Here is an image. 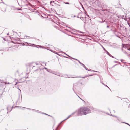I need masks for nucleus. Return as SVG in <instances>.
<instances>
[{"label":"nucleus","mask_w":130,"mask_h":130,"mask_svg":"<svg viewBox=\"0 0 130 130\" xmlns=\"http://www.w3.org/2000/svg\"><path fill=\"white\" fill-rule=\"evenodd\" d=\"M53 53H54L58 55H59V54H58V53L55 51H54Z\"/></svg>","instance_id":"nucleus-12"},{"label":"nucleus","mask_w":130,"mask_h":130,"mask_svg":"<svg viewBox=\"0 0 130 130\" xmlns=\"http://www.w3.org/2000/svg\"><path fill=\"white\" fill-rule=\"evenodd\" d=\"M64 57H65V58H69L67 57H66V56H63Z\"/></svg>","instance_id":"nucleus-37"},{"label":"nucleus","mask_w":130,"mask_h":130,"mask_svg":"<svg viewBox=\"0 0 130 130\" xmlns=\"http://www.w3.org/2000/svg\"><path fill=\"white\" fill-rule=\"evenodd\" d=\"M102 83L103 85H105V84H104V83Z\"/></svg>","instance_id":"nucleus-49"},{"label":"nucleus","mask_w":130,"mask_h":130,"mask_svg":"<svg viewBox=\"0 0 130 130\" xmlns=\"http://www.w3.org/2000/svg\"><path fill=\"white\" fill-rule=\"evenodd\" d=\"M48 50H49V51H50L51 52H53L54 51L53 50H52L51 49H47Z\"/></svg>","instance_id":"nucleus-21"},{"label":"nucleus","mask_w":130,"mask_h":130,"mask_svg":"<svg viewBox=\"0 0 130 130\" xmlns=\"http://www.w3.org/2000/svg\"><path fill=\"white\" fill-rule=\"evenodd\" d=\"M78 96V97H79V98H80V99H81L83 101H84L85 102V101H84V100H83L82 99H81L80 97H79V96Z\"/></svg>","instance_id":"nucleus-36"},{"label":"nucleus","mask_w":130,"mask_h":130,"mask_svg":"<svg viewBox=\"0 0 130 130\" xmlns=\"http://www.w3.org/2000/svg\"><path fill=\"white\" fill-rule=\"evenodd\" d=\"M79 32H80V33H83V32H81V31H80Z\"/></svg>","instance_id":"nucleus-55"},{"label":"nucleus","mask_w":130,"mask_h":130,"mask_svg":"<svg viewBox=\"0 0 130 130\" xmlns=\"http://www.w3.org/2000/svg\"><path fill=\"white\" fill-rule=\"evenodd\" d=\"M38 70V69H36V70H34V71H37V70Z\"/></svg>","instance_id":"nucleus-35"},{"label":"nucleus","mask_w":130,"mask_h":130,"mask_svg":"<svg viewBox=\"0 0 130 130\" xmlns=\"http://www.w3.org/2000/svg\"><path fill=\"white\" fill-rule=\"evenodd\" d=\"M29 109L30 110H34V109H30V108H29Z\"/></svg>","instance_id":"nucleus-30"},{"label":"nucleus","mask_w":130,"mask_h":130,"mask_svg":"<svg viewBox=\"0 0 130 130\" xmlns=\"http://www.w3.org/2000/svg\"><path fill=\"white\" fill-rule=\"evenodd\" d=\"M117 120L119 121H121V119L120 118H118V117L117 118Z\"/></svg>","instance_id":"nucleus-8"},{"label":"nucleus","mask_w":130,"mask_h":130,"mask_svg":"<svg viewBox=\"0 0 130 130\" xmlns=\"http://www.w3.org/2000/svg\"><path fill=\"white\" fill-rule=\"evenodd\" d=\"M71 116V115H69L68 117H69V118Z\"/></svg>","instance_id":"nucleus-45"},{"label":"nucleus","mask_w":130,"mask_h":130,"mask_svg":"<svg viewBox=\"0 0 130 130\" xmlns=\"http://www.w3.org/2000/svg\"><path fill=\"white\" fill-rule=\"evenodd\" d=\"M39 47H40V48H44V49H45L46 48H45V47H42L41 46H39Z\"/></svg>","instance_id":"nucleus-13"},{"label":"nucleus","mask_w":130,"mask_h":130,"mask_svg":"<svg viewBox=\"0 0 130 130\" xmlns=\"http://www.w3.org/2000/svg\"><path fill=\"white\" fill-rule=\"evenodd\" d=\"M84 68L86 69V70H88V71H90L85 66Z\"/></svg>","instance_id":"nucleus-15"},{"label":"nucleus","mask_w":130,"mask_h":130,"mask_svg":"<svg viewBox=\"0 0 130 130\" xmlns=\"http://www.w3.org/2000/svg\"><path fill=\"white\" fill-rule=\"evenodd\" d=\"M47 71L49 72H51V70L50 69L48 70V69H47Z\"/></svg>","instance_id":"nucleus-9"},{"label":"nucleus","mask_w":130,"mask_h":130,"mask_svg":"<svg viewBox=\"0 0 130 130\" xmlns=\"http://www.w3.org/2000/svg\"><path fill=\"white\" fill-rule=\"evenodd\" d=\"M85 77H85H85H80H80H78V76H77V77H79V78H85Z\"/></svg>","instance_id":"nucleus-14"},{"label":"nucleus","mask_w":130,"mask_h":130,"mask_svg":"<svg viewBox=\"0 0 130 130\" xmlns=\"http://www.w3.org/2000/svg\"><path fill=\"white\" fill-rule=\"evenodd\" d=\"M6 5L4 2L0 3V8L2 11L5 12L6 11Z\"/></svg>","instance_id":"nucleus-2"},{"label":"nucleus","mask_w":130,"mask_h":130,"mask_svg":"<svg viewBox=\"0 0 130 130\" xmlns=\"http://www.w3.org/2000/svg\"><path fill=\"white\" fill-rule=\"evenodd\" d=\"M14 107V108H15V107H19V108H24L23 107H21L18 106H16Z\"/></svg>","instance_id":"nucleus-18"},{"label":"nucleus","mask_w":130,"mask_h":130,"mask_svg":"<svg viewBox=\"0 0 130 130\" xmlns=\"http://www.w3.org/2000/svg\"><path fill=\"white\" fill-rule=\"evenodd\" d=\"M72 58V59H74V60H77V61H78V59H75V58Z\"/></svg>","instance_id":"nucleus-24"},{"label":"nucleus","mask_w":130,"mask_h":130,"mask_svg":"<svg viewBox=\"0 0 130 130\" xmlns=\"http://www.w3.org/2000/svg\"><path fill=\"white\" fill-rule=\"evenodd\" d=\"M77 17L78 18H79L78 16H77Z\"/></svg>","instance_id":"nucleus-58"},{"label":"nucleus","mask_w":130,"mask_h":130,"mask_svg":"<svg viewBox=\"0 0 130 130\" xmlns=\"http://www.w3.org/2000/svg\"><path fill=\"white\" fill-rule=\"evenodd\" d=\"M44 69H46V70H47V68H46V67H44Z\"/></svg>","instance_id":"nucleus-47"},{"label":"nucleus","mask_w":130,"mask_h":130,"mask_svg":"<svg viewBox=\"0 0 130 130\" xmlns=\"http://www.w3.org/2000/svg\"><path fill=\"white\" fill-rule=\"evenodd\" d=\"M20 99V95H19V98L18 99V101H19V102H20L21 101L19 100V99Z\"/></svg>","instance_id":"nucleus-10"},{"label":"nucleus","mask_w":130,"mask_h":130,"mask_svg":"<svg viewBox=\"0 0 130 130\" xmlns=\"http://www.w3.org/2000/svg\"><path fill=\"white\" fill-rule=\"evenodd\" d=\"M35 66H33V68H33V69H34V68H35Z\"/></svg>","instance_id":"nucleus-43"},{"label":"nucleus","mask_w":130,"mask_h":130,"mask_svg":"<svg viewBox=\"0 0 130 130\" xmlns=\"http://www.w3.org/2000/svg\"><path fill=\"white\" fill-rule=\"evenodd\" d=\"M62 121L60 123V124L58 125V126H57V127H56V130H57L58 127H59V125L62 122Z\"/></svg>","instance_id":"nucleus-5"},{"label":"nucleus","mask_w":130,"mask_h":130,"mask_svg":"<svg viewBox=\"0 0 130 130\" xmlns=\"http://www.w3.org/2000/svg\"><path fill=\"white\" fill-rule=\"evenodd\" d=\"M69 118V117H67V118H66L64 120H67V119H68Z\"/></svg>","instance_id":"nucleus-34"},{"label":"nucleus","mask_w":130,"mask_h":130,"mask_svg":"<svg viewBox=\"0 0 130 130\" xmlns=\"http://www.w3.org/2000/svg\"><path fill=\"white\" fill-rule=\"evenodd\" d=\"M93 71H94V72H95V71H93Z\"/></svg>","instance_id":"nucleus-60"},{"label":"nucleus","mask_w":130,"mask_h":130,"mask_svg":"<svg viewBox=\"0 0 130 130\" xmlns=\"http://www.w3.org/2000/svg\"><path fill=\"white\" fill-rule=\"evenodd\" d=\"M111 115L112 116H113L114 117H116V118H117V117H117V116H115V115H112L111 114Z\"/></svg>","instance_id":"nucleus-20"},{"label":"nucleus","mask_w":130,"mask_h":130,"mask_svg":"<svg viewBox=\"0 0 130 130\" xmlns=\"http://www.w3.org/2000/svg\"><path fill=\"white\" fill-rule=\"evenodd\" d=\"M123 47H124V48H126V47H124V46H123Z\"/></svg>","instance_id":"nucleus-52"},{"label":"nucleus","mask_w":130,"mask_h":130,"mask_svg":"<svg viewBox=\"0 0 130 130\" xmlns=\"http://www.w3.org/2000/svg\"><path fill=\"white\" fill-rule=\"evenodd\" d=\"M61 52L63 53H64L65 55H66L68 56L69 57H71L70 56H69V55H68L67 54H66V53H65L64 52H62V51H61Z\"/></svg>","instance_id":"nucleus-19"},{"label":"nucleus","mask_w":130,"mask_h":130,"mask_svg":"<svg viewBox=\"0 0 130 130\" xmlns=\"http://www.w3.org/2000/svg\"><path fill=\"white\" fill-rule=\"evenodd\" d=\"M13 106H8L7 108V110L8 111V112H10L11 111L13 108Z\"/></svg>","instance_id":"nucleus-3"},{"label":"nucleus","mask_w":130,"mask_h":130,"mask_svg":"<svg viewBox=\"0 0 130 130\" xmlns=\"http://www.w3.org/2000/svg\"><path fill=\"white\" fill-rule=\"evenodd\" d=\"M69 118V117H67V118H66L64 120H67V119H68Z\"/></svg>","instance_id":"nucleus-33"},{"label":"nucleus","mask_w":130,"mask_h":130,"mask_svg":"<svg viewBox=\"0 0 130 130\" xmlns=\"http://www.w3.org/2000/svg\"><path fill=\"white\" fill-rule=\"evenodd\" d=\"M35 63L36 64V65H39V64H40L39 63H37V62Z\"/></svg>","instance_id":"nucleus-27"},{"label":"nucleus","mask_w":130,"mask_h":130,"mask_svg":"<svg viewBox=\"0 0 130 130\" xmlns=\"http://www.w3.org/2000/svg\"><path fill=\"white\" fill-rule=\"evenodd\" d=\"M4 40H5V38H4Z\"/></svg>","instance_id":"nucleus-54"},{"label":"nucleus","mask_w":130,"mask_h":130,"mask_svg":"<svg viewBox=\"0 0 130 130\" xmlns=\"http://www.w3.org/2000/svg\"><path fill=\"white\" fill-rule=\"evenodd\" d=\"M24 108H26L27 109H29V108H25V107H24Z\"/></svg>","instance_id":"nucleus-40"},{"label":"nucleus","mask_w":130,"mask_h":130,"mask_svg":"<svg viewBox=\"0 0 130 130\" xmlns=\"http://www.w3.org/2000/svg\"><path fill=\"white\" fill-rule=\"evenodd\" d=\"M78 61L79 62V63L81 65L82 63L80 62L79 60H78Z\"/></svg>","instance_id":"nucleus-31"},{"label":"nucleus","mask_w":130,"mask_h":130,"mask_svg":"<svg viewBox=\"0 0 130 130\" xmlns=\"http://www.w3.org/2000/svg\"><path fill=\"white\" fill-rule=\"evenodd\" d=\"M41 113L43 114H45V115H47V114H46V113Z\"/></svg>","instance_id":"nucleus-42"},{"label":"nucleus","mask_w":130,"mask_h":130,"mask_svg":"<svg viewBox=\"0 0 130 130\" xmlns=\"http://www.w3.org/2000/svg\"><path fill=\"white\" fill-rule=\"evenodd\" d=\"M73 91H74V88H73Z\"/></svg>","instance_id":"nucleus-57"},{"label":"nucleus","mask_w":130,"mask_h":130,"mask_svg":"<svg viewBox=\"0 0 130 130\" xmlns=\"http://www.w3.org/2000/svg\"><path fill=\"white\" fill-rule=\"evenodd\" d=\"M128 25H129V26L130 27V25H129V24H128Z\"/></svg>","instance_id":"nucleus-64"},{"label":"nucleus","mask_w":130,"mask_h":130,"mask_svg":"<svg viewBox=\"0 0 130 130\" xmlns=\"http://www.w3.org/2000/svg\"><path fill=\"white\" fill-rule=\"evenodd\" d=\"M17 82H16V84H15V85H16L17 84Z\"/></svg>","instance_id":"nucleus-53"},{"label":"nucleus","mask_w":130,"mask_h":130,"mask_svg":"<svg viewBox=\"0 0 130 130\" xmlns=\"http://www.w3.org/2000/svg\"><path fill=\"white\" fill-rule=\"evenodd\" d=\"M64 3L65 4H69V2H64Z\"/></svg>","instance_id":"nucleus-26"},{"label":"nucleus","mask_w":130,"mask_h":130,"mask_svg":"<svg viewBox=\"0 0 130 130\" xmlns=\"http://www.w3.org/2000/svg\"><path fill=\"white\" fill-rule=\"evenodd\" d=\"M121 122L122 123H125V124H126L127 125H128L129 126H130V125L128 123H126V122Z\"/></svg>","instance_id":"nucleus-6"},{"label":"nucleus","mask_w":130,"mask_h":130,"mask_svg":"<svg viewBox=\"0 0 130 130\" xmlns=\"http://www.w3.org/2000/svg\"><path fill=\"white\" fill-rule=\"evenodd\" d=\"M114 62L115 63H118V62L117 61H114Z\"/></svg>","instance_id":"nucleus-38"},{"label":"nucleus","mask_w":130,"mask_h":130,"mask_svg":"<svg viewBox=\"0 0 130 130\" xmlns=\"http://www.w3.org/2000/svg\"><path fill=\"white\" fill-rule=\"evenodd\" d=\"M48 115V116H50V117H52V116H50V115H48V114H47V115Z\"/></svg>","instance_id":"nucleus-46"},{"label":"nucleus","mask_w":130,"mask_h":130,"mask_svg":"<svg viewBox=\"0 0 130 130\" xmlns=\"http://www.w3.org/2000/svg\"><path fill=\"white\" fill-rule=\"evenodd\" d=\"M106 53L107 54V55H108L109 56L113 58H114V57L113 56H112L107 51L106 52Z\"/></svg>","instance_id":"nucleus-4"},{"label":"nucleus","mask_w":130,"mask_h":130,"mask_svg":"<svg viewBox=\"0 0 130 130\" xmlns=\"http://www.w3.org/2000/svg\"><path fill=\"white\" fill-rule=\"evenodd\" d=\"M77 111V110L75 111L74 112H73L71 114V116H72V115H74V114H75L76 112Z\"/></svg>","instance_id":"nucleus-11"},{"label":"nucleus","mask_w":130,"mask_h":130,"mask_svg":"<svg viewBox=\"0 0 130 130\" xmlns=\"http://www.w3.org/2000/svg\"><path fill=\"white\" fill-rule=\"evenodd\" d=\"M36 112L38 113H42V112H40L39 111H35Z\"/></svg>","instance_id":"nucleus-25"},{"label":"nucleus","mask_w":130,"mask_h":130,"mask_svg":"<svg viewBox=\"0 0 130 130\" xmlns=\"http://www.w3.org/2000/svg\"><path fill=\"white\" fill-rule=\"evenodd\" d=\"M87 13V12H86V11H85V14H86V15L87 16H88V17H89V15H88L87 14H86Z\"/></svg>","instance_id":"nucleus-22"},{"label":"nucleus","mask_w":130,"mask_h":130,"mask_svg":"<svg viewBox=\"0 0 130 130\" xmlns=\"http://www.w3.org/2000/svg\"><path fill=\"white\" fill-rule=\"evenodd\" d=\"M128 56H130V54H128V53L127 54Z\"/></svg>","instance_id":"nucleus-39"},{"label":"nucleus","mask_w":130,"mask_h":130,"mask_svg":"<svg viewBox=\"0 0 130 130\" xmlns=\"http://www.w3.org/2000/svg\"><path fill=\"white\" fill-rule=\"evenodd\" d=\"M127 50H130V48H128V49H127Z\"/></svg>","instance_id":"nucleus-48"},{"label":"nucleus","mask_w":130,"mask_h":130,"mask_svg":"<svg viewBox=\"0 0 130 130\" xmlns=\"http://www.w3.org/2000/svg\"><path fill=\"white\" fill-rule=\"evenodd\" d=\"M120 60H121V62H122L124 63H126V62H123V60H123V59H121Z\"/></svg>","instance_id":"nucleus-17"},{"label":"nucleus","mask_w":130,"mask_h":130,"mask_svg":"<svg viewBox=\"0 0 130 130\" xmlns=\"http://www.w3.org/2000/svg\"><path fill=\"white\" fill-rule=\"evenodd\" d=\"M52 1H51L50 2V4H51V3L52 2Z\"/></svg>","instance_id":"nucleus-51"},{"label":"nucleus","mask_w":130,"mask_h":130,"mask_svg":"<svg viewBox=\"0 0 130 130\" xmlns=\"http://www.w3.org/2000/svg\"><path fill=\"white\" fill-rule=\"evenodd\" d=\"M36 110H32L33 111H35Z\"/></svg>","instance_id":"nucleus-56"},{"label":"nucleus","mask_w":130,"mask_h":130,"mask_svg":"<svg viewBox=\"0 0 130 130\" xmlns=\"http://www.w3.org/2000/svg\"><path fill=\"white\" fill-rule=\"evenodd\" d=\"M93 75H86L85 76L86 77H88V76H92Z\"/></svg>","instance_id":"nucleus-16"},{"label":"nucleus","mask_w":130,"mask_h":130,"mask_svg":"<svg viewBox=\"0 0 130 130\" xmlns=\"http://www.w3.org/2000/svg\"><path fill=\"white\" fill-rule=\"evenodd\" d=\"M28 73H27V75H28Z\"/></svg>","instance_id":"nucleus-62"},{"label":"nucleus","mask_w":130,"mask_h":130,"mask_svg":"<svg viewBox=\"0 0 130 130\" xmlns=\"http://www.w3.org/2000/svg\"><path fill=\"white\" fill-rule=\"evenodd\" d=\"M81 5H82V8L83 9V10H85L84 8L83 5L82 4H81Z\"/></svg>","instance_id":"nucleus-28"},{"label":"nucleus","mask_w":130,"mask_h":130,"mask_svg":"<svg viewBox=\"0 0 130 130\" xmlns=\"http://www.w3.org/2000/svg\"><path fill=\"white\" fill-rule=\"evenodd\" d=\"M102 48H103L104 50L105 51V52H106L107 51L104 47L103 46L101 45Z\"/></svg>","instance_id":"nucleus-7"},{"label":"nucleus","mask_w":130,"mask_h":130,"mask_svg":"<svg viewBox=\"0 0 130 130\" xmlns=\"http://www.w3.org/2000/svg\"><path fill=\"white\" fill-rule=\"evenodd\" d=\"M117 65V64H115V65H114L113 66V67H113H113H114L115 66H116V65Z\"/></svg>","instance_id":"nucleus-41"},{"label":"nucleus","mask_w":130,"mask_h":130,"mask_svg":"<svg viewBox=\"0 0 130 130\" xmlns=\"http://www.w3.org/2000/svg\"><path fill=\"white\" fill-rule=\"evenodd\" d=\"M81 65H82V66L83 67H84L85 66L84 64L82 63V64H81Z\"/></svg>","instance_id":"nucleus-23"},{"label":"nucleus","mask_w":130,"mask_h":130,"mask_svg":"<svg viewBox=\"0 0 130 130\" xmlns=\"http://www.w3.org/2000/svg\"><path fill=\"white\" fill-rule=\"evenodd\" d=\"M104 21H100V22L101 23H102L103 22H104Z\"/></svg>","instance_id":"nucleus-44"},{"label":"nucleus","mask_w":130,"mask_h":130,"mask_svg":"<svg viewBox=\"0 0 130 130\" xmlns=\"http://www.w3.org/2000/svg\"><path fill=\"white\" fill-rule=\"evenodd\" d=\"M9 33H8V34H7V35H9Z\"/></svg>","instance_id":"nucleus-59"},{"label":"nucleus","mask_w":130,"mask_h":130,"mask_svg":"<svg viewBox=\"0 0 130 130\" xmlns=\"http://www.w3.org/2000/svg\"><path fill=\"white\" fill-rule=\"evenodd\" d=\"M122 51H123V49H122Z\"/></svg>","instance_id":"nucleus-61"},{"label":"nucleus","mask_w":130,"mask_h":130,"mask_svg":"<svg viewBox=\"0 0 130 130\" xmlns=\"http://www.w3.org/2000/svg\"><path fill=\"white\" fill-rule=\"evenodd\" d=\"M91 108L88 107H83L78 110L77 115L81 116L91 113Z\"/></svg>","instance_id":"nucleus-1"},{"label":"nucleus","mask_w":130,"mask_h":130,"mask_svg":"<svg viewBox=\"0 0 130 130\" xmlns=\"http://www.w3.org/2000/svg\"><path fill=\"white\" fill-rule=\"evenodd\" d=\"M107 28H109V26H108L107 25Z\"/></svg>","instance_id":"nucleus-50"},{"label":"nucleus","mask_w":130,"mask_h":130,"mask_svg":"<svg viewBox=\"0 0 130 130\" xmlns=\"http://www.w3.org/2000/svg\"><path fill=\"white\" fill-rule=\"evenodd\" d=\"M104 86H105L106 87H107L108 88H109V89H110L109 88V87L107 85H104Z\"/></svg>","instance_id":"nucleus-29"},{"label":"nucleus","mask_w":130,"mask_h":130,"mask_svg":"<svg viewBox=\"0 0 130 130\" xmlns=\"http://www.w3.org/2000/svg\"><path fill=\"white\" fill-rule=\"evenodd\" d=\"M124 53H125V54H127V53H127L126 51H125L124 52Z\"/></svg>","instance_id":"nucleus-32"},{"label":"nucleus","mask_w":130,"mask_h":130,"mask_svg":"<svg viewBox=\"0 0 130 130\" xmlns=\"http://www.w3.org/2000/svg\"><path fill=\"white\" fill-rule=\"evenodd\" d=\"M79 18H80V19H81V17H80Z\"/></svg>","instance_id":"nucleus-63"}]
</instances>
